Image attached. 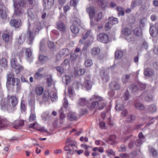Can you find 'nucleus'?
Listing matches in <instances>:
<instances>
[{
	"label": "nucleus",
	"mask_w": 158,
	"mask_h": 158,
	"mask_svg": "<svg viewBox=\"0 0 158 158\" xmlns=\"http://www.w3.org/2000/svg\"><path fill=\"white\" fill-rule=\"evenodd\" d=\"M146 21V19L145 18H144L140 20L139 25L141 29L143 28L145 25Z\"/></svg>",
	"instance_id": "nucleus-47"
},
{
	"label": "nucleus",
	"mask_w": 158,
	"mask_h": 158,
	"mask_svg": "<svg viewBox=\"0 0 158 158\" xmlns=\"http://www.w3.org/2000/svg\"><path fill=\"white\" fill-rule=\"evenodd\" d=\"M57 28L59 30L64 31L65 29L64 24L61 22H58L57 23Z\"/></svg>",
	"instance_id": "nucleus-31"
},
{
	"label": "nucleus",
	"mask_w": 158,
	"mask_h": 158,
	"mask_svg": "<svg viewBox=\"0 0 158 158\" xmlns=\"http://www.w3.org/2000/svg\"><path fill=\"white\" fill-rule=\"evenodd\" d=\"M40 25V23L39 22H37L32 25V26L34 27L33 30L35 31V34L38 32L42 28Z\"/></svg>",
	"instance_id": "nucleus-24"
},
{
	"label": "nucleus",
	"mask_w": 158,
	"mask_h": 158,
	"mask_svg": "<svg viewBox=\"0 0 158 158\" xmlns=\"http://www.w3.org/2000/svg\"><path fill=\"white\" fill-rule=\"evenodd\" d=\"M77 84L78 87L82 86L85 87L87 90H89L91 89L93 83L91 81L90 76L89 75L86 77L83 83L78 82Z\"/></svg>",
	"instance_id": "nucleus-6"
},
{
	"label": "nucleus",
	"mask_w": 158,
	"mask_h": 158,
	"mask_svg": "<svg viewBox=\"0 0 158 158\" xmlns=\"http://www.w3.org/2000/svg\"><path fill=\"white\" fill-rule=\"evenodd\" d=\"M88 37L89 39L85 42V45L83 48V50H87V48L91 45L94 42V37L91 30L88 31L86 32L85 35L83 36L82 39L80 40V43L83 44L85 40Z\"/></svg>",
	"instance_id": "nucleus-4"
},
{
	"label": "nucleus",
	"mask_w": 158,
	"mask_h": 158,
	"mask_svg": "<svg viewBox=\"0 0 158 158\" xmlns=\"http://www.w3.org/2000/svg\"><path fill=\"white\" fill-rule=\"evenodd\" d=\"M70 29L72 33L74 34H77L79 31V28L74 24L71 26Z\"/></svg>",
	"instance_id": "nucleus-39"
},
{
	"label": "nucleus",
	"mask_w": 158,
	"mask_h": 158,
	"mask_svg": "<svg viewBox=\"0 0 158 158\" xmlns=\"http://www.w3.org/2000/svg\"><path fill=\"white\" fill-rule=\"evenodd\" d=\"M49 117L48 114L47 113H44L42 115V119L44 120H47Z\"/></svg>",
	"instance_id": "nucleus-58"
},
{
	"label": "nucleus",
	"mask_w": 158,
	"mask_h": 158,
	"mask_svg": "<svg viewBox=\"0 0 158 158\" xmlns=\"http://www.w3.org/2000/svg\"><path fill=\"white\" fill-rule=\"evenodd\" d=\"M35 107L34 106H32L31 110V114L29 116V121L31 122L34 121L36 119L35 114L34 113Z\"/></svg>",
	"instance_id": "nucleus-23"
},
{
	"label": "nucleus",
	"mask_w": 158,
	"mask_h": 158,
	"mask_svg": "<svg viewBox=\"0 0 158 158\" xmlns=\"http://www.w3.org/2000/svg\"><path fill=\"white\" fill-rule=\"evenodd\" d=\"M24 124L23 120H16L13 123V127L16 129H18L19 127L23 126Z\"/></svg>",
	"instance_id": "nucleus-21"
},
{
	"label": "nucleus",
	"mask_w": 158,
	"mask_h": 158,
	"mask_svg": "<svg viewBox=\"0 0 158 158\" xmlns=\"http://www.w3.org/2000/svg\"><path fill=\"white\" fill-rule=\"evenodd\" d=\"M44 100L46 101H47L48 99L50 98L52 101L56 99L57 98V96L55 92H50L47 91H45L43 95Z\"/></svg>",
	"instance_id": "nucleus-8"
},
{
	"label": "nucleus",
	"mask_w": 158,
	"mask_h": 158,
	"mask_svg": "<svg viewBox=\"0 0 158 158\" xmlns=\"http://www.w3.org/2000/svg\"><path fill=\"white\" fill-rule=\"evenodd\" d=\"M24 52H25V55L28 58H30L32 54V51L29 48H23L21 52V54H23Z\"/></svg>",
	"instance_id": "nucleus-20"
},
{
	"label": "nucleus",
	"mask_w": 158,
	"mask_h": 158,
	"mask_svg": "<svg viewBox=\"0 0 158 158\" xmlns=\"http://www.w3.org/2000/svg\"><path fill=\"white\" fill-rule=\"evenodd\" d=\"M56 69L57 72L60 73H63L64 72V69L60 66H58L56 68Z\"/></svg>",
	"instance_id": "nucleus-62"
},
{
	"label": "nucleus",
	"mask_w": 158,
	"mask_h": 158,
	"mask_svg": "<svg viewBox=\"0 0 158 158\" xmlns=\"http://www.w3.org/2000/svg\"><path fill=\"white\" fill-rule=\"evenodd\" d=\"M8 122L3 117L0 116V129H4L8 124Z\"/></svg>",
	"instance_id": "nucleus-14"
},
{
	"label": "nucleus",
	"mask_w": 158,
	"mask_h": 158,
	"mask_svg": "<svg viewBox=\"0 0 158 158\" xmlns=\"http://www.w3.org/2000/svg\"><path fill=\"white\" fill-rule=\"evenodd\" d=\"M68 93L70 97L73 99L72 98L74 95V94L71 87H69L68 88Z\"/></svg>",
	"instance_id": "nucleus-55"
},
{
	"label": "nucleus",
	"mask_w": 158,
	"mask_h": 158,
	"mask_svg": "<svg viewBox=\"0 0 158 158\" xmlns=\"http://www.w3.org/2000/svg\"><path fill=\"white\" fill-rule=\"evenodd\" d=\"M75 73L78 75H83L85 72V70L84 69L79 68L78 67L75 68Z\"/></svg>",
	"instance_id": "nucleus-26"
},
{
	"label": "nucleus",
	"mask_w": 158,
	"mask_h": 158,
	"mask_svg": "<svg viewBox=\"0 0 158 158\" xmlns=\"http://www.w3.org/2000/svg\"><path fill=\"white\" fill-rule=\"evenodd\" d=\"M48 45L49 47L52 50H53L55 48V45H54V43L50 41L48 43Z\"/></svg>",
	"instance_id": "nucleus-56"
},
{
	"label": "nucleus",
	"mask_w": 158,
	"mask_h": 158,
	"mask_svg": "<svg viewBox=\"0 0 158 158\" xmlns=\"http://www.w3.org/2000/svg\"><path fill=\"white\" fill-rule=\"evenodd\" d=\"M69 53V51L67 48L63 49L61 50L58 54L56 56V61L59 60L61 58V57L62 56H66L68 55Z\"/></svg>",
	"instance_id": "nucleus-12"
},
{
	"label": "nucleus",
	"mask_w": 158,
	"mask_h": 158,
	"mask_svg": "<svg viewBox=\"0 0 158 158\" xmlns=\"http://www.w3.org/2000/svg\"><path fill=\"white\" fill-rule=\"evenodd\" d=\"M6 32L7 33H4L2 35V37L4 40L6 42H8L12 38L11 35L13 34V31H11L10 32H8L7 30H6Z\"/></svg>",
	"instance_id": "nucleus-15"
},
{
	"label": "nucleus",
	"mask_w": 158,
	"mask_h": 158,
	"mask_svg": "<svg viewBox=\"0 0 158 158\" xmlns=\"http://www.w3.org/2000/svg\"><path fill=\"white\" fill-rule=\"evenodd\" d=\"M135 35L137 36H141L142 35V32L141 28H136L134 30Z\"/></svg>",
	"instance_id": "nucleus-38"
},
{
	"label": "nucleus",
	"mask_w": 158,
	"mask_h": 158,
	"mask_svg": "<svg viewBox=\"0 0 158 158\" xmlns=\"http://www.w3.org/2000/svg\"><path fill=\"white\" fill-rule=\"evenodd\" d=\"M122 33L123 35L126 36H128L131 34V31L130 28L128 27H125L123 29Z\"/></svg>",
	"instance_id": "nucleus-27"
},
{
	"label": "nucleus",
	"mask_w": 158,
	"mask_h": 158,
	"mask_svg": "<svg viewBox=\"0 0 158 158\" xmlns=\"http://www.w3.org/2000/svg\"><path fill=\"white\" fill-rule=\"evenodd\" d=\"M104 0H97L98 4L102 8H104L105 6Z\"/></svg>",
	"instance_id": "nucleus-57"
},
{
	"label": "nucleus",
	"mask_w": 158,
	"mask_h": 158,
	"mask_svg": "<svg viewBox=\"0 0 158 158\" xmlns=\"http://www.w3.org/2000/svg\"><path fill=\"white\" fill-rule=\"evenodd\" d=\"M95 20L97 21H98L101 20L103 17L102 14L101 12L96 13L94 17Z\"/></svg>",
	"instance_id": "nucleus-35"
},
{
	"label": "nucleus",
	"mask_w": 158,
	"mask_h": 158,
	"mask_svg": "<svg viewBox=\"0 0 158 158\" xmlns=\"http://www.w3.org/2000/svg\"><path fill=\"white\" fill-rule=\"evenodd\" d=\"M33 10V9H29L28 10V16L31 19H32L34 17V15L32 12Z\"/></svg>",
	"instance_id": "nucleus-53"
},
{
	"label": "nucleus",
	"mask_w": 158,
	"mask_h": 158,
	"mask_svg": "<svg viewBox=\"0 0 158 158\" xmlns=\"http://www.w3.org/2000/svg\"><path fill=\"white\" fill-rule=\"evenodd\" d=\"M69 60L68 59H65L64 62L62 64V65L64 67H65L69 65Z\"/></svg>",
	"instance_id": "nucleus-60"
},
{
	"label": "nucleus",
	"mask_w": 158,
	"mask_h": 158,
	"mask_svg": "<svg viewBox=\"0 0 158 158\" xmlns=\"http://www.w3.org/2000/svg\"><path fill=\"white\" fill-rule=\"evenodd\" d=\"M68 118L70 120H74L76 119L77 117L75 113L70 112L68 115Z\"/></svg>",
	"instance_id": "nucleus-33"
},
{
	"label": "nucleus",
	"mask_w": 158,
	"mask_h": 158,
	"mask_svg": "<svg viewBox=\"0 0 158 158\" xmlns=\"http://www.w3.org/2000/svg\"><path fill=\"white\" fill-rule=\"evenodd\" d=\"M129 92L128 91H127L125 92L123 97V98L124 100H127L129 98Z\"/></svg>",
	"instance_id": "nucleus-61"
},
{
	"label": "nucleus",
	"mask_w": 158,
	"mask_h": 158,
	"mask_svg": "<svg viewBox=\"0 0 158 158\" xmlns=\"http://www.w3.org/2000/svg\"><path fill=\"white\" fill-rule=\"evenodd\" d=\"M100 74L102 76V79L105 82H107L109 80L108 74L106 72H101Z\"/></svg>",
	"instance_id": "nucleus-28"
},
{
	"label": "nucleus",
	"mask_w": 158,
	"mask_h": 158,
	"mask_svg": "<svg viewBox=\"0 0 158 158\" xmlns=\"http://www.w3.org/2000/svg\"><path fill=\"white\" fill-rule=\"evenodd\" d=\"M25 35L24 34H22L18 39V42L20 44H22L25 41Z\"/></svg>",
	"instance_id": "nucleus-41"
},
{
	"label": "nucleus",
	"mask_w": 158,
	"mask_h": 158,
	"mask_svg": "<svg viewBox=\"0 0 158 158\" xmlns=\"http://www.w3.org/2000/svg\"><path fill=\"white\" fill-rule=\"evenodd\" d=\"M54 0H44L43 6L46 9L51 7L54 4Z\"/></svg>",
	"instance_id": "nucleus-19"
},
{
	"label": "nucleus",
	"mask_w": 158,
	"mask_h": 158,
	"mask_svg": "<svg viewBox=\"0 0 158 158\" xmlns=\"http://www.w3.org/2000/svg\"><path fill=\"white\" fill-rule=\"evenodd\" d=\"M106 152L108 156H114L115 155V152L111 149L107 150Z\"/></svg>",
	"instance_id": "nucleus-51"
},
{
	"label": "nucleus",
	"mask_w": 158,
	"mask_h": 158,
	"mask_svg": "<svg viewBox=\"0 0 158 158\" xmlns=\"http://www.w3.org/2000/svg\"><path fill=\"white\" fill-rule=\"evenodd\" d=\"M86 11L89 14L90 19V26L91 27L94 26L95 24L93 20V18L96 14L94 11V8L93 7H89L86 9Z\"/></svg>",
	"instance_id": "nucleus-9"
},
{
	"label": "nucleus",
	"mask_w": 158,
	"mask_h": 158,
	"mask_svg": "<svg viewBox=\"0 0 158 158\" xmlns=\"http://www.w3.org/2000/svg\"><path fill=\"white\" fill-rule=\"evenodd\" d=\"M139 139H138L135 143L136 145L139 146L144 141L145 137L143 135L142 132H140L139 134Z\"/></svg>",
	"instance_id": "nucleus-18"
},
{
	"label": "nucleus",
	"mask_w": 158,
	"mask_h": 158,
	"mask_svg": "<svg viewBox=\"0 0 158 158\" xmlns=\"http://www.w3.org/2000/svg\"><path fill=\"white\" fill-rule=\"evenodd\" d=\"M77 56L74 53H72L71 54L70 59L71 61L75 60L77 58Z\"/></svg>",
	"instance_id": "nucleus-63"
},
{
	"label": "nucleus",
	"mask_w": 158,
	"mask_h": 158,
	"mask_svg": "<svg viewBox=\"0 0 158 158\" xmlns=\"http://www.w3.org/2000/svg\"><path fill=\"white\" fill-rule=\"evenodd\" d=\"M149 150L153 156H155L156 155L157 152L154 149L151 148L149 149Z\"/></svg>",
	"instance_id": "nucleus-64"
},
{
	"label": "nucleus",
	"mask_w": 158,
	"mask_h": 158,
	"mask_svg": "<svg viewBox=\"0 0 158 158\" xmlns=\"http://www.w3.org/2000/svg\"><path fill=\"white\" fill-rule=\"evenodd\" d=\"M117 10L118 11V14L120 15H123L124 14V11L123 9L120 7H117Z\"/></svg>",
	"instance_id": "nucleus-54"
},
{
	"label": "nucleus",
	"mask_w": 158,
	"mask_h": 158,
	"mask_svg": "<svg viewBox=\"0 0 158 158\" xmlns=\"http://www.w3.org/2000/svg\"><path fill=\"white\" fill-rule=\"evenodd\" d=\"M36 130L43 132H45L47 131L46 129L44 127H41L39 124L36 126Z\"/></svg>",
	"instance_id": "nucleus-46"
},
{
	"label": "nucleus",
	"mask_w": 158,
	"mask_h": 158,
	"mask_svg": "<svg viewBox=\"0 0 158 158\" xmlns=\"http://www.w3.org/2000/svg\"><path fill=\"white\" fill-rule=\"evenodd\" d=\"M44 91L43 88L41 86H37L35 89V91L36 94L38 95H40L42 94Z\"/></svg>",
	"instance_id": "nucleus-29"
},
{
	"label": "nucleus",
	"mask_w": 158,
	"mask_h": 158,
	"mask_svg": "<svg viewBox=\"0 0 158 158\" xmlns=\"http://www.w3.org/2000/svg\"><path fill=\"white\" fill-rule=\"evenodd\" d=\"M110 88L112 89H118L119 88V85L115 82H112L109 85Z\"/></svg>",
	"instance_id": "nucleus-34"
},
{
	"label": "nucleus",
	"mask_w": 158,
	"mask_h": 158,
	"mask_svg": "<svg viewBox=\"0 0 158 158\" xmlns=\"http://www.w3.org/2000/svg\"><path fill=\"white\" fill-rule=\"evenodd\" d=\"M109 20L110 25L112 26L114 24H117L118 22V19L113 17H110L109 18Z\"/></svg>",
	"instance_id": "nucleus-36"
},
{
	"label": "nucleus",
	"mask_w": 158,
	"mask_h": 158,
	"mask_svg": "<svg viewBox=\"0 0 158 158\" xmlns=\"http://www.w3.org/2000/svg\"><path fill=\"white\" fill-rule=\"evenodd\" d=\"M97 40L99 41L107 43L109 40L108 35L104 33H101L97 37Z\"/></svg>",
	"instance_id": "nucleus-10"
},
{
	"label": "nucleus",
	"mask_w": 158,
	"mask_h": 158,
	"mask_svg": "<svg viewBox=\"0 0 158 158\" xmlns=\"http://www.w3.org/2000/svg\"><path fill=\"white\" fill-rule=\"evenodd\" d=\"M10 24L13 27L15 28H19L21 25V21L19 19H11L10 21Z\"/></svg>",
	"instance_id": "nucleus-17"
},
{
	"label": "nucleus",
	"mask_w": 158,
	"mask_h": 158,
	"mask_svg": "<svg viewBox=\"0 0 158 158\" xmlns=\"http://www.w3.org/2000/svg\"><path fill=\"white\" fill-rule=\"evenodd\" d=\"M123 53L122 52L120 51H116L115 53V57L116 58L120 59L123 56Z\"/></svg>",
	"instance_id": "nucleus-45"
},
{
	"label": "nucleus",
	"mask_w": 158,
	"mask_h": 158,
	"mask_svg": "<svg viewBox=\"0 0 158 158\" xmlns=\"http://www.w3.org/2000/svg\"><path fill=\"white\" fill-rule=\"evenodd\" d=\"M43 75L42 74L37 72L34 75V78L37 79L42 78L43 77Z\"/></svg>",
	"instance_id": "nucleus-48"
},
{
	"label": "nucleus",
	"mask_w": 158,
	"mask_h": 158,
	"mask_svg": "<svg viewBox=\"0 0 158 158\" xmlns=\"http://www.w3.org/2000/svg\"><path fill=\"white\" fill-rule=\"evenodd\" d=\"M141 2L142 1L140 0L135 1L131 3V7L132 8L135 7L139 5Z\"/></svg>",
	"instance_id": "nucleus-44"
},
{
	"label": "nucleus",
	"mask_w": 158,
	"mask_h": 158,
	"mask_svg": "<svg viewBox=\"0 0 158 158\" xmlns=\"http://www.w3.org/2000/svg\"><path fill=\"white\" fill-rule=\"evenodd\" d=\"M20 80L17 78H14V75L12 72L8 74L7 77L6 86L8 89L10 88H13L14 86H17L18 89H20L19 84Z\"/></svg>",
	"instance_id": "nucleus-3"
},
{
	"label": "nucleus",
	"mask_w": 158,
	"mask_h": 158,
	"mask_svg": "<svg viewBox=\"0 0 158 158\" xmlns=\"http://www.w3.org/2000/svg\"><path fill=\"white\" fill-rule=\"evenodd\" d=\"M93 64L92 60L90 59L86 60L85 62V65L86 67H88L91 66Z\"/></svg>",
	"instance_id": "nucleus-42"
},
{
	"label": "nucleus",
	"mask_w": 158,
	"mask_h": 158,
	"mask_svg": "<svg viewBox=\"0 0 158 158\" xmlns=\"http://www.w3.org/2000/svg\"><path fill=\"white\" fill-rule=\"evenodd\" d=\"M100 52V49L98 47H94L90 50V53L93 56H97Z\"/></svg>",
	"instance_id": "nucleus-22"
},
{
	"label": "nucleus",
	"mask_w": 158,
	"mask_h": 158,
	"mask_svg": "<svg viewBox=\"0 0 158 158\" xmlns=\"http://www.w3.org/2000/svg\"><path fill=\"white\" fill-rule=\"evenodd\" d=\"M71 77L69 75H65L63 77V82L64 84H69L71 82Z\"/></svg>",
	"instance_id": "nucleus-25"
},
{
	"label": "nucleus",
	"mask_w": 158,
	"mask_h": 158,
	"mask_svg": "<svg viewBox=\"0 0 158 158\" xmlns=\"http://www.w3.org/2000/svg\"><path fill=\"white\" fill-rule=\"evenodd\" d=\"M123 105L119 103H117L115 106V109L117 110H121L123 109Z\"/></svg>",
	"instance_id": "nucleus-52"
},
{
	"label": "nucleus",
	"mask_w": 158,
	"mask_h": 158,
	"mask_svg": "<svg viewBox=\"0 0 158 158\" xmlns=\"http://www.w3.org/2000/svg\"><path fill=\"white\" fill-rule=\"evenodd\" d=\"M150 34L152 36L155 37L158 34V25L157 28L153 26H151L149 29Z\"/></svg>",
	"instance_id": "nucleus-16"
},
{
	"label": "nucleus",
	"mask_w": 158,
	"mask_h": 158,
	"mask_svg": "<svg viewBox=\"0 0 158 158\" xmlns=\"http://www.w3.org/2000/svg\"><path fill=\"white\" fill-rule=\"evenodd\" d=\"M17 60L15 58L12 59L10 61V64L17 74L19 73L24 69L23 66L18 64Z\"/></svg>",
	"instance_id": "nucleus-7"
},
{
	"label": "nucleus",
	"mask_w": 158,
	"mask_h": 158,
	"mask_svg": "<svg viewBox=\"0 0 158 158\" xmlns=\"http://www.w3.org/2000/svg\"><path fill=\"white\" fill-rule=\"evenodd\" d=\"M7 61L5 58H2L0 59V66L2 68H5L7 67Z\"/></svg>",
	"instance_id": "nucleus-30"
},
{
	"label": "nucleus",
	"mask_w": 158,
	"mask_h": 158,
	"mask_svg": "<svg viewBox=\"0 0 158 158\" xmlns=\"http://www.w3.org/2000/svg\"><path fill=\"white\" fill-rule=\"evenodd\" d=\"M78 0H71L70 2V5L71 6H75L77 4Z\"/></svg>",
	"instance_id": "nucleus-59"
},
{
	"label": "nucleus",
	"mask_w": 158,
	"mask_h": 158,
	"mask_svg": "<svg viewBox=\"0 0 158 158\" xmlns=\"http://www.w3.org/2000/svg\"><path fill=\"white\" fill-rule=\"evenodd\" d=\"M143 95L144 96V99L146 101L150 102L152 100L153 97L151 94L148 95L147 94H144Z\"/></svg>",
	"instance_id": "nucleus-40"
},
{
	"label": "nucleus",
	"mask_w": 158,
	"mask_h": 158,
	"mask_svg": "<svg viewBox=\"0 0 158 158\" xmlns=\"http://www.w3.org/2000/svg\"><path fill=\"white\" fill-rule=\"evenodd\" d=\"M34 37L35 35L33 32L30 30L28 31L26 35L27 42V44H31L33 41Z\"/></svg>",
	"instance_id": "nucleus-13"
},
{
	"label": "nucleus",
	"mask_w": 158,
	"mask_h": 158,
	"mask_svg": "<svg viewBox=\"0 0 158 158\" xmlns=\"http://www.w3.org/2000/svg\"><path fill=\"white\" fill-rule=\"evenodd\" d=\"M135 108L139 110H143L144 109V106L142 104L138 103L135 104Z\"/></svg>",
	"instance_id": "nucleus-49"
},
{
	"label": "nucleus",
	"mask_w": 158,
	"mask_h": 158,
	"mask_svg": "<svg viewBox=\"0 0 158 158\" xmlns=\"http://www.w3.org/2000/svg\"><path fill=\"white\" fill-rule=\"evenodd\" d=\"M156 107L154 104L151 105L148 109V111L150 113L155 112L156 110Z\"/></svg>",
	"instance_id": "nucleus-43"
},
{
	"label": "nucleus",
	"mask_w": 158,
	"mask_h": 158,
	"mask_svg": "<svg viewBox=\"0 0 158 158\" xmlns=\"http://www.w3.org/2000/svg\"><path fill=\"white\" fill-rule=\"evenodd\" d=\"M103 99L98 95H95L92 96L89 101L92 102L91 104L89 103V101L85 98L80 99L78 104L81 106H86L90 110L103 109L106 106V104L102 102Z\"/></svg>",
	"instance_id": "nucleus-1"
},
{
	"label": "nucleus",
	"mask_w": 158,
	"mask_h": 158,
	"mask_svg": "<svg viewBox=\"0 0 158 158\" xmlns=\"http://www.w3.org/2000/svg\"><path fill=\"white\" fill-rule=\"evenodd\" d=\"M64 109V108H62L59 111L60 118L61 119H63L65 118V115L63 113Z\"/></svg>",
	"instance_id": "nucleus-50"
},
{
	"label": "nucleus",
	"mask_w": 158,
	"mask_h": 158,
	"mask_svg": "<svg viewBox=\"0 0 158 158\" xmlns=\"http://www.w3.org/2000/svg\"><path fill=\"white\" fill-rule=\"evenodd\" d=\"M26 4L27 2L26 0H21L19 3L16 2H14L15 13L16 15L20 16L24 13V10H22L21 7H25Z\"/></svg>",
	"instance_id": "nucleus-5"
},
{
	"label": "nucleus",
	"mask_w": 158,
	"mask_h": 158,
	"mask_svg": "<svg viewBox=\"0 0 158 158\" xmlns=\"http://www.w3.org/2000/svg\"><path fill=\"white\" fill-rule=\"evenodd\" d=\"M39 59L41 63L44 64L47 62L48 60V57L42 54H40L39 56Z\"/></svg>",
	"instance_id": "nucleus-32"
},
{
	"label": "nucleus",
	"mask_w": 158,
	"mask_h": 158,
	"mask_svg": "<svg viewBox=\"0 0 158 158\" xmlns=\"http://www.w3.org/2000/svg\"><path fill=\"white\" fill-rule=\"evenodd\" d=\"M154 71L151 69H148L147 70H145L144 72V74L145 76L149 77L153 75Z\"/></svg>",
	"instance_id": "nucleus-37"
},
{
	"label": "nucleus",
	"mask_w": 158,
	"mask_h": 158,
	"mask_svg": "<svg viewBox=\"0 0 158 158\" xmlns=\"http://www.w3.org/2000/svg\"><path fill=\"white\" fill-rule=\"evenodd\" d=\"M17 98L14 96L8 97L7 99L2 98L1 100L0 105L1 109L9 111L18 103Z\"/></svg>",
	"instance_id": "nucleus-2"
},
{
	"label": "nucleus",
	"mask_w": 158,
	"mask_h": 158,
	"mask_svg": "<svg viewBox=\"0 0 158 158\" xmlns=\"http://www.w3.org/2000/svg\"><path fill=\"white\" fill-rule=\"evenodd\" d=\"M76 146V143L75 141L71 142L68 146H66L64 148V150L66 151H69L70 154H73L74 152L73 150Z\"/></svg>",
	"instance_id": "nucleus-11"
}]
</instances>
